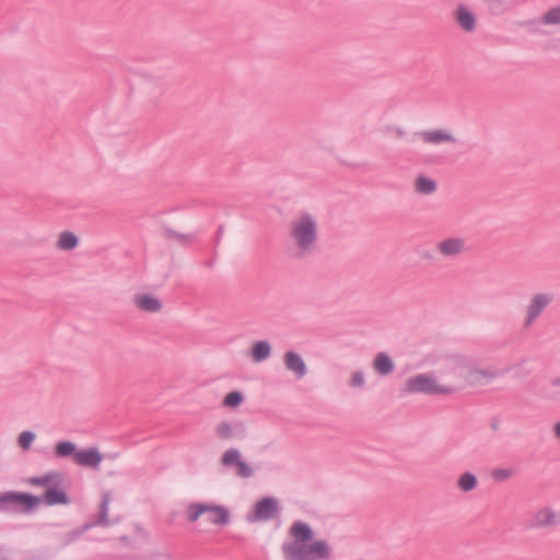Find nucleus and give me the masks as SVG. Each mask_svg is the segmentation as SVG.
Listing matches in <instances>:
<instances>
[{
  "mask_svg": "<svg viewBox=\"0 0 560 560\" xmlns=\"http://www.w3.org/2000/svg\"><path fill=\"white\" fill-rule=\"evenodd\" d=\"M292 541L282 544V552L285 560H329L332 549L325 539H313L312 527L302 521L294 522L290 529Z\"/></svg>",
  "mask_w": 560,
  "mask_h": 560,
  "instance_id": "nucleus-1",
  "label": "nucleus"
},
{
  "mask_svg": "<svg viewBox=\"0 0 560 560\" xmlns=\"http://www.w3.org/2000/svg\"><path fill=\"white\" fill-rule=\"evenodd\" d=\"M289 236L298 256L305 257L313 254L318 242L317 218L306 211L300 212L290 222Z\"/></svg>",
  "mask_w": 560,
  "mask_h": 560,
  "instance_id": "nucleus-2",
  "label": "nucleus"
},
{
  "mask_svg": "<svg viewBox=\"0 0 560 560\" xmlns=\"http://www.w3.org/2000/svg\"><path fill=\"white\" fill-rule=\"evenodd\" d=\"M455 390L453 385L440 384L432 373L417 374L405 383V392L408 394L451 395Z\"/></svg>",
  "mask_w": 560,
  "mask_h": 560,
  "instance_id": "nucleus-3",
  "label": "nucleus"
},
{
  "mask_svg": "<svg viewBox=\"0 0 560 560\" xmlns=\"http://www.w3.org/2000/svg\"><path fill=\"white\" fill-rule=\"evenodd\" d=\"M40 498L28 493L7 491L0 493V512L27 513L35 510Z\"/></svg>",
  "mask_w": 560,
  "mask_h": 560,
  "instance_id": "nucleus-4",
  "label": "nucleus"
},
{
  "mask_svg": "<svg viewBox=\"0 0 560 560\" xmlns=\"http://www.w3.org/2000/svg\"><path fill=\"white\" fill-rule=\"evenodd\" d=\"M553 301L555 294L552 292L545 291L534 293L529 298L524 310V317L522 320L523 328H532Z\"/></svg>",
  "mask_w": 560,
  "mask_h": 560,
  "instance_id": "nucleus-5",
  "label": "nucleus"
},
{
  "mask_svg": "<svg viewBox=\"0 0 560 560\" xmlns=\"http://www.w3.org/2000/svg\"><path fill=\"white\" fill-rule=\"evenodd\" d=\"M202 514H207L208 522L214 525L225 526L230 523V511L223 505H215L210 503H196L189 505V522H196Z\"/></svg>",
  "mask_w": 560,
  "mask_h": 560,
  "instance_id": "nucleus-6",
  "label": "nucleus"
},
{
  "mask_svg": "<svg viewBox=\"0 0 560 560\" xmlns=\"http://www.w3.org/2000/svg\"><path fill=\"white\" fill-rule=\"evenodd\" d=\"M278 500L272 497H266L257 501L246 515L248 523L267 522L279 514Z\"/></svg>",
  "mask_w": 560,
  "mask_h": 560,
  "instance_id": "nucleus-7",
  "label": "nucleus"
},
{
  "mask_svg": "<svg viewBox=\"0 0 560 560\" xmlns=\"http://www.w3.org/2000/svg\"><path fill=\"white\" fill-rule=\"evenodd\" d=\"M214 435L220 441H241L247 436V428L241 420H223L215 424Z\"/></svg>",
  "mask_w": 560,
  "mask_h": 560,
  "instance_id": "nucleus-8",
  "label": "nucleus"
},
{
  "mask_svg": "<svg viewBox=\"0 0 560 560\" xmlns=\"http://www.w3.org/2000/svg\"><path fill=\"white\" fill-rule=\"evenodd\" d=\"M560 524V512L550 506H542L532 513L528 521V528L541 529L555 527Z\"/></svg>",
  "mask_w": 560,
  "mask_h": 560,
  "instance_id": "nucleus-9",
  "label": "nucleus"
},
{
  "mask_svg": "<svg viewBox=\"0 0 560 560\" xmlns=\"http://www.w3.org/2000/svg\"><path fill=\"white\" fill-rule=\"evenodd\" d=\"M416 137L422 140L424 143L432 145H439L443 143L455 144L457 142V139L453 132L447 128L422 130L417 132Z\"/></svg>",
  "mask_w": 560,
  "mask_h": 560,
  "instance_id": "nucleus-10",
  "label": "nucleus"
},
{
  "mask_svg": "<svg viewBox=\"0 0 560 560\" xmlns=\"http://www.w3.org/2000/svg\"><path fill=\"white\" fill-rule=\"evenodd\" d=\"M466 241L460 236L446 237L436 244L438 252L446 258H455L465 252Z\"/></svg>",
  "mask_w": 560,
  "mask_h": 560,
  "instance_id": "nucleus-11",
  "label": "nucleus"
},
{
  "mask_svg": "<svg viewBox=\"0 0 560 560\" xmlns=\"http://www.w3.org/2000/svg\"><path fill=\"white\" fill-rule=\"evenodd\" d=\"M283 364L285 369L292 372L298 380L303 378L307 374V368L302 355L293 350L283 354Z\"/></svg>",
  "mask_w": 560,
  "mask_h": 560,
  "instance_id": "nucleus-12",
  "label": "nucleus"
},
{
  "mask_svg": "<svg viewBox=\"0 0 560 560\" xmlns=\"http://www.w3.org/2000/svg\"><path fill=\"white\" fill-rule=\"evenodd\" d=\"M103 460L102 454L97 448L78 450L74 463L81 467L97 469Z\"/></svg>",
  "mask_w": 560,
  "mask_h": 560,
  "instance_id": "nucleus-13",
  "label": "nucleus"
},
{
  "mask_svg": "<svg viewBox=\"0 0 560 560\" xmlns=\"http://www.w3.org/2000/svg\"><path fill=\"white\" fill-rule=\"evenodd\" d=\"M455 19L464 31L469 33L475 31L476 16L466 5H458L455 12Z\"/></svg>",
  "mask_w": 560,
  "mask_h": 560,
  "instance_id": "nucleus-14",
  "label": "nucleus"
},
{
  "mask_svg": "<svg viewBox=\"0 0 560 560\" xmlns=\"http://www.w3.org/2000/svg\"><path fill=\"white\" fill-rule=\"evenodd\" d=\"M271 345L267 340H258L250 348V358L255 363H261L271 357Z\"/></svg>",
  "mask_w": 560,
  "mask_h": 560,
  "instance_id": "nucleus-15",
  "label": "nucleus"
},
{
  "mask_svg": "<svg viewBox=\"0 0 560 560\" xmlns=\"http://www.w3.org/2000/svg\"><path fill=\"white\" fill-rule=\"evenodd\" d=\"M135 304L141 311L155 313L162 308V303L159 299L150 294H138L135 296Z\"/></svg>",
  "mask_w": 560,
  "mask_h": 560,
  "instance_id": "nucleus-16",
  "label": "nucleus"
},
{
  "mask_svg": "<svg viewBox=\"0 0 560 560\" xmlns=\"http://www.w3.org/2000/svg\"><path fill=\"white\" fill-rule=\"evenodd\" d=\"M110 501H112L110 493L105 492L102 497L97 521H95L92 524L84 525V528L80 533H83L85 529H89L90 527L95 526V525L108 526L110 524L108 521V511H109Z\"/></svg>",
  "mask_w": 560,
  "mask_h": 560,
  "instance_id": "nucleus-17",
  "label": "nucleus"
},
{
  "mask_svg": "<svg viewBox=\"0 0 560 560\" xmlns=\"http://www.w3.org/2000/svg\"><path fill=\"white\" fill-rule=\"evenodd\" d=\"M46 505L67 504L69 499L65 491L51 487L47 489L43 498L40 499Z\"/></svg>",
  "mask_w": 560,
  "mask_h": 560,
  "instance_id": "nucleus-18",
  "label": "nucleus"
},
{
  "mask_svg": "<svg viewBox=\"0 0 560 560\" xmlns=\"http://www.w3.org/2000/svg\"><path fill=\"white\" fill-rule=\"evenodd\" d=\"M374 370L380 375H388L394 370V363L388 354L384 352H380L376 354L374 362H373Z\"/></svg>",
  "mask_w": 560,
  "mask_h": 560,
  "instance_id": "nucleus-19",
  "label": "nucleus"
},
{
  "mask_svg": "<svg viewBox=\"0 0 560 560\" xmlns=\"http://www.w3.org/2000/svg\"><path fill=\"white\" fill-rule=\"evenodd\" d=\"M78 453L77 445L71 441H60L56 443L54 448V454L57 458H68L72 457L75 459V454Z\"/></svg>",
  "mask_w": 560,
  "mask_h": 560,
  "instance_id": "nucleus-20",
  "label": "nucleus"
},
{
  "mask_svg": "<svg viewBox=\"0 0 560 560\" xmlns=\"http://www.w3.org/2000/svg\"><path fill=\"white\" fill-rule=\"evenodd\" d=\"M415 189L420 195H431L436 191L438 185L432 178L419 175L415 180Z\"/></svg>",
  "mask_w": 560,
  "mask_h": 560,
  "instance_id": "nucleus-21",
  "label": "nucleus"
},
{
  "mask_svg": "<svg viewBox=\"0 0 560 560\" xmlns=\"http://www.w3.org/2000/svg\"><path fill=\"white\" fill-rule=\"evenodd\" d=\"M79 244V240L77 235L72 232L65 231L59 234L57 241V247L62 250H71L74 249Z\"/></svg>",
  "mask_w": 560,
  "mask_h": 560,
  "instance_id": "nucleus-22",
  "label": "nucleus"
},
{
  "mask_svg": "<svg viewBox=\"0 0 560 560\" xmlns=\"http://www.w3.org/2000/svg\"><path fill=\"white\" fill-rule=\"evenodd\" d=\"M477 486H478L477 477L470 471H466V472L462 474L457 479V487L463 492H469V491L476 489Z\"/></svg>",
  "mask_w": 560,
  "mask_h": 560,
  "instance_id": "nucleus-23",
  "label": "nucleus"
},
{
  "mask_svg": "<svg viewBox=\"0 0 560 560\" xmlns=\"http://www.w3.org/2000/svg\"><path fill=\"white\" fill-rule=\"evenodd\" d=\"M164 236L167 240L175 241V242H177L179 244H183V245H188V244L195 242V240H196V235L195 234H182V233L175 232L172 229H165L164 230Z\"/></svg>",
  "mask_w": 560,
  "mask_h": 560,
  "instance_id": "nucleus-24",
  "label": "nucleus"
},
{
  "mask_svg": "<svg viewBox=\"0 0 560 560\" xmlns=\"http://www.w3.org/2000/svg\"><path fill=\"white\" fill-rule=\"evenodd\" d=\"M242 458V454L238 450L229 448L223 453L221 463L224 467H235Z\"/></svg>",
  "mask_w": 560,
  "mask_h": 560,
  "instance_id": "nucleus-25",
  "label": "nucleus"
},
{
  "mask_svg": "<svg viewBox=\"0 0 560 560\" xmlns=\"http://www.w3.org/2000/svg\"><path fill=\"white\" fill-rule=\"evenodd\" d=\"M36 439L33 431H22L18 436V444L23 451H28Z\"/></svg>",
  "mask_w": 560,
  "mask_h": 560,
  "instance_id": "nucleus-26",
  "label": "nucleus"
},
{
  "mask_svg": "<svg viewBox=\"0 0 560 560\" xmlns=\"http://www.w3.org/2000/svg\"><path fill=\"white\" fill-rule=\"evenodd\" d=\"M542 23L546 25L560 24V5L548 10L542 16Z\"/></svg>",
  "mask_w": 560,
  "mask_h": 560,
  "instance_id": "nucleus-27",
  "label": "nucleus"
},
{
  "mask_svg": "<svg viewBox=\"0 0 560 560\" xmlns=\"http://www.w3.org/2000/svg\"><path fill=\"white\" fill-rule=\"evenodd\" d=\"M236 476L247 479L254 476V469L242 458L235 466Z\"/></svg>",
  "mask_w": 560,
  "mask_h": 560,
  "instance_id": "nucleus-28",
  "label": "nucleus"
},
{
  "mask_svg": "<svg viewBox=\"0 0 560 560\" xmlns=\"http://www.w3.org/2000/svg\"><path fill=\"white\" fill-rule=\"evenodd\" d=\"M244 397L240 392H231L229 393L223 400L224 406L235 408L241 405Z\"/></svg>",
  "mask_w": 560,
  "mask_h": 560,
  "instance_id": "nucleus-29",
  "label": "nucleus"
},
{
  "mask_svg": "<svg viewBox=\"0 0 560 560\" xmlns=\"http://www.w3.org/2000/svg\"><path fill=\"white\" fill-rule=\"evenodd\" d=\"M491 476L495 481L502 482L513 476V470L511 468H495L492 470Z\"/></svg>",
  "mask_w": 560,
  "mask_h": 560,
  "instance_id": "nucleus-30",
  "label": "nucleus"
},
{
  "mask_svg": "<svg viewBox=\"0 0 560 560\" xmlns=\"http://www.w3.org/2000/svg\"><path fill=\"white\" fill-rule=\"evenodd\" d=\"M365 383L364 374L362 371H355L351 376V386L362 387Z\"/></svg>",
  "mask_w": 560,
  "mask_h": 560,
  "instance_id": "nucleus-31",
  "label": "nucleus"
},
{
  "mask_svg": "<svg viewBox=\"0 0 560 560\" xmlns=\"http://www.w3.org/2000/svg\"><path fill=\"white\" fill-rule=\"evenodd\" d=\"M54 475H45L40 477H33L31 483L35 486H48L52 482Z\"/></svg>",
  "mask_w": 560,
  "mask_h": 560,
  "instance_id": "nucleus-32",
  "label": "nucleus"
},
{
  "mask_svg": "<svg viewBox=\"0 0 560 560\" xmlns=\"http://www.w3.org/2000/svg\"><path fill=\"white\" fill-rule=\"evenodd\" d=\"M390 130L396 138H404L406 136V131L401 127L394 126L390 128Z\"/></svg>",
  "mask_w": 560,
  "mask_h": 560,
  "instance_id": "nucleus-33",
  "label": "nucleus"
},
{
  "mask_svg": "<svg viewBox=\"0 0 560 560\" xmlns=\"http://www.w3.org/2000/svg\"><path fill=\"white\" fill-rule=\"evenodd\" d=\"M145 560H170V556L167 553H154Z\"/></svg>",
  "mask_w": 560,
  "mask_h": 560,
  "instance_id": "nucleus-34",
  "label": "nucleus"
},
{
  "mask_svg": "<svg viewBox=\"0 0 560 560\" xmlns=\"http://www.w3.org/2000/svg\"><path fill=\"white\" fill-rule=\"evenodd\" d=\"M553 433L560 440V421L553 425Z\"/></svg>",
  "mask_w": 560,
  "mask_h": 560,
  "instance_id": "nucleus-35",
  "label": "nucleus"
},
{
  "mask_svg": "<svg viewBox=\"0 0 560 560\" xmlns=\"http://www.w3.org/2000/svg\"><path fill=\"white\" fill-rule=\"evenodd\" d=\"M556 384L560 385V378L556 381Z\"/></svg>",
  "mask_w": 560,
  "mask_h": 560,
  "instance_id": "nucleus-36",
  "label": "nucleus"
},
{
  "mask_svg": "<svg viewBox=\"0 0 560 560\" xmlns=\"http://www.w3.org/2000/svg\"><path fill=\"white\" fill-rule=\"evenodd\" d=\"M0 560H7V559H5V558H3V557H0Z\"/></svg>",
  "mask_w": 560,
  "mask_h": 560,
  "instance_id": "nucleus-37",
  "label": "nucleus"
}]
</instances>
